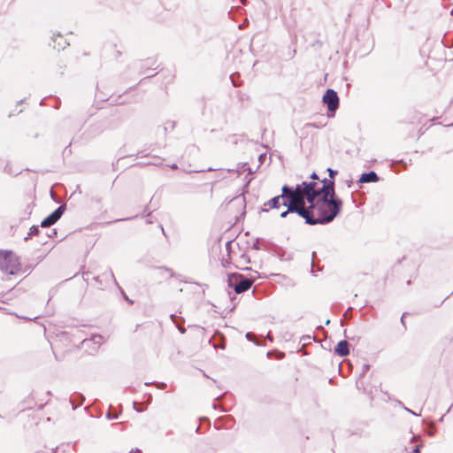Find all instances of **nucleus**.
Segmentation results:
<instances>
[{"mask_svg":"<svg viewBox=\"0 0 453 453\" xmlns=\"http://www.w3.org/2000/svg\"><path fill=\"white\" fill-rule=\"evenodd\" d=\"M342 201L339 197H319L304 207L305 224L310 226L331 223L339 214Z\"/></svg>","mask_w":453,"mask_h":453,"instance_id":"obj_1","label":"nucleus"},{"mask_svg":"<svg viewBox=\"0 0 453 453\" xmlns=\"http://www.w3.org/2000/svg\"><path fill=\"white\" fill-rule=\"evenodd\" d=\"M281 191L284 193L286 203L296 206L308 207L305 205L306 195L302 192L299 186L290 187L285 184L282 186Z\"/></svg>","mask_w":453,"mask_h":453,"instance_id":"obj_2","label":"nucleus"},{"mask_svg":"<svg viewBox=\"0 0 453 453\" xmlns=\"http://www.w3.org/2000/svg\"><path fill=\"white\" fill-rule=\"evenodd\" d=\"M254 280L247 278L239 273H233L227 275V285L229 288H234L236 294H242L249 290Z\"/></svg>","mask_w":453,"mask_h":453,"instance_id":"obj_3","label":"nucleus"},{"mask_svg":"<svg viewBox=\"0 0 453 453\" xmlns=\"http://www.w3.org/2000/svg\"><path fill=\"white\" fill-rule=\"evenodd\" d=\"M322 102L326 105L328 111L335 112L340 104L337 92L332 88L326 89L322 97Z\"/></svg>","mask_w":453,"mask_h":453,"instance_id":"obj_4","label":"nucleus"},{"mask_svg":"<svg viewBox=\"0 0 453 453\" xmlns=\"http://www.w3.org/2000/svg\"><path fill=\"white\" fill-rule=\"evenodd\" d=\"M93 280L96 281V287L100 289H104L105 288H107L109 282L114 283L118 288H119V285L117 282L111 270L104 272L100 276L94 277Z\"/></svg>","mask_w":453,"mask_h":453,"instance_id":"obj_5","label":"nucleus"},{"mask_svg":"<svg viewBox=\"0 0 453 453\" xmlns=\"http://www.w3.org/2000/svg\"><path fill=\"white\" fill-rule=\"evenodd\" d=\"M66 209L65 204L59 205L54 211L47 216L42 222V227H50L60 219Z\"/></svg>","mask_w":453,"mask_h":453,"instance_id":"obj_6","label":"nucleus"},{"mask_svg":"<svg viewBox=\"0 0 453 453\" xmlns=\"http://www.w3.org/2000/svg\"><path fill=\"white\" fill-rule=\"evenodd\" d=\"M283 203H286L284 193L281 191L280 195L275 196L274 197L269 199L261 207L262 212H268L273 209H279Z\"/></svg>","mask_w":453,"mask_h":453,"instance_id":"obj_7","label":"nucleus"},{"mask_svg":"<svg viewBox=\"0 0 453 453\" xmlns=\"http://www.w3.org/2000/svg\"><path fill=\"white\" fill-rule=\"evenodd\" d=\"M322 187L319 188L320 197H337L335 196L334 180L324 178Z\"/></svg>","mask_w":453,"mask_h":453,"instance_id":"obj_8","label":"nucleus"},{"mask_svg":"<svg viewBox=\"0 0 453 453\" xmlns=\"http://www.w3.org/2000/svg\"><path fill=\"white\" fill-rule=\"evenodd\" d=\"M104 342V336L101 334H93L89 339L82 340V345L84 348L91 349V351H97L100 346Z\"/></svg>","mask_w":453,"mask_h":453,"instance_id":"obj_9","label":"nucleus"},{"mask_svg":"<svg viewBox=\"0 0 453 453\" xmlns=\"http://www.w3.org/2000/svg\"><path fill=\"white\" fill-rule=\"evenodd\" d=\"M320 197L319 188H317V182L308 181V188L306 190V202L310 204Z\"/></svg>","mask_w":453,"mask_h":453,"instance_id":"obj_10","label":"nucleus"},{"mask_svg":"<svg viewBox=\"0 0 453 453\" xmlns=\"http://www.w3.org/2000/svg\"><path fill=\"white\" fill-rule=\"evenodd\" d=\"M283 206L287 207V210L280 213L281 218H287L290 213H296L298 216L305 219L304 207L296 206L288 203H283Z\"/></svg>","mask_w":453,"mask_h":453,"instance_id":"obj_11","label":"nucleus"},{"mask_svg":"<svg viewBox=\"0 0 453 453\" xmlns=\"http://www.w3.org/2000/svg\"><path fill=\"white\" fill-rule=\"evenodd\" d=\"M349 346L346 340H342L334 347V353L339 357H346L349 354Z\"/></svg>","mask_w":453,"mask_h":453,"instance_id":"obj_12","label":"nucleus"},{"mask_svg":"<svg viewBox=\"0 0 453 453\" xmlns=\"http://www.w3.org/2000/svg\"><path fill=\"white\" fill-rule=\"evenodd\" d=\"M380 177L374 171H370L368 173H364L360 175L358 182L359 183H374L379 181Z\"/></svg>","mask_w":453,"mask_h":453,"instance_id":"obj_13","label":"nucleus"},{"mask_svg":"<svg viewBox=\"0 0 453 453\" xmlns=\"http://www.w3.org/2000/svg\"><path fill=\"white\" fill-rule=\"evenodd\" d=\"M4 266L0 267V270L5 273H8L9 274H14L15 273V264L12 262V256L7 257L5 258Z\"/></svg>","mask_w":453,"mask_h":453,"instance_id":"obj_14","label":"nucleus"},{"mask_svg":"<svg viewBox=\"0 0 453 453\" xmlns=\"http://www.w3.org/2000/svg\"><path fill=\"white\" fill-rule=\"evenodd\" d=\"M84 400H85V397L81 394H76L75 395H73L70 398V403L73 405V409L75 410L77 407L81 405L82 403L84 402Z\"/></svg>","mask_w":453,"mask_h":453,"instance_id":"obj_15","label":"nucleus"},{"mask_svg":"<svg viewBox=\"0 0 453 453\" xmlns=\"http://www.w3.org/2000/svg\"><path fill=\"white\" fill-rule=\"evenodd\" d=\"M270 252L272 253L273 256L278 257L279 259L280 260H284L285 259V254H286V251L283 248L280 247V246H273Z\"/></svg>","mask_w":453,"mask_h":453,"instance_id":"obj_16","label":"nucleus"},{"mask_svg":"<svg viewBox=\"0 0 453 453\" xmlns=\"http://www.w3.org/2000/svg\"><path fill=\"white\" fill-rule=\"evenodd\" d=\"M53 47L57 48L58 50H64L68 44L65 40H63V37L60 35H58L56 38H53Z\"/></svg>","mask_w":453,"mask_h":453,"instance_id":"obj_17","label":"nucleus"},{"mask_svg":"<svg viewBox=\"0 0 453 453\" xmlns=\"http://www.w3.org/2000/svg\"><path fill=\"white\" fill-rule=\"evenodd\" d=\"M41 233L38 226H32L29 229L27 236L25 237V241H27L32 236L38 235Z\"/></svg>","mask_w":453,"mask_h":453,"instance_id":"obj_18","label":"nucleus"},{"mask_svg":"<svg viewBox=\"0 0 453 453\" xmlns=\"http://www.w3.org/2000/svg\"><path fill=\"white\" fill-rule=\"evenodd\" d=\"M175 127V122L172 120H168L164 124L163 129L165 133L168 131H173Z\"/></svg>","mask_w":453,"mask_h":453,"instance_id":"obj_19","label":"nucleus"},{"mask_svg":"<svg viewBox=\"0 0 453 453\" xmlns=\"http://www.w3.org/2000/svg\"><path fill=\"white\" fill-rule=\"evenodd\" d=\"M12 254L11 251H3V250H0V267L1 266H4L3 265L4 264V261H5V258L7 257H11Z\"/></svg>","mask_w":453,"mask_h":453,"instance_id":"obj_20","label":"nucleus"},{"mask_svg":"<svg viewBox=\"0 0 453 453\" xmlns=\"http://www.w3.org/2000/svg\"><path fill=\"white\" fill-rule=\"evenodd\" d=\"M156 385V387L159 389H164L166 388L165 382H146L145 386Z\"/></svg>","mask_w":453,"mask_h":453,"instance_id":"obj_21","label":"nucleus"},{"mask_svg":"<svg viewBox=\"0 0 453 453\" xmlns=\"http://www.w3.org/2000/svg\"><path fill=\"white\" fill-rule=\"evenodd\" d=\"M326 171L328 172L329 179L334 180V178L337 175L338 171L332 168H327Z\"/></svg>","mask_w":453,"mask_h":453,"instance_id":"obj_22","label":"nucleus"},{"mask_svg":"<svg viewBox=\"0 0 453 453\" xmlns=\"http://www.w3.org/2000/svg\"><path fill=\"white\" fill-rule=\"evenodd\" d=\"M369 369H370V365H368V364L363 365L362 371L360 372V377H364L365 375V373L369 371Z\"/></svg>","mask_w":453,"mask_h":453,"instance_id":"obj_23","label":"nucleus"},{"mask_svg":"<svg viewBox=\"0 0 453 453\" xmlns=\"http://www.w3.org/2000/svg\"><path fill=\"white\" fill-rule=\"evenodd\" d=\"M296 186H299L302 188V192L306 195V190L308 188V181H303L301 184H296Z\"/></svg>","mask_w":453,"mask_h":453,"instance_id":"obj_24","label":"nucleus"},{"mask_svg":"<svg viewBox=\"0 0 453 453\" xmlns=\"http://www.w3.org/2000/svg\"><path fill=\"white\" fill-rule=\"evenodd\" d=\"M352 307H349L343 314V317L349 319L351 318Z\"/></svg>","mask_w":453,"mask_h":453,"instance_id":"obj_25","label":"nucleus"},{"mask_svg":"<svg viewBox=\"0 0 453 453\" xmlns=\"http://www.w3.org/2000/svg\"><path fill=\"white\" fill-rule=\"evenodd\" d=\"M106 418L111 420V419H116L118 418V415L117 414H112L111 411H109L107 413H106Z\"/></svg>","mask_w":453,"mask_h":453,"instance_id":"obj_26","label":"nucleus"},{"mask_svg":"<svg viewBox=\"0 0 453 453\" xmlns=\"http://www.w3.org/2000/svg\"><path fill=\"white\" fill-rule=\"evenodd\" d=\"M160 269H163L164 271L169 273L170 274V277H175V273H173V271L171 269V268H168V267H160Z\"/></svg>","mask_w":453,"mask_h":453,"instance_id":"obj_27","label":"nucleus"},{"mask_svg":"<svg viewBox=\"0 0 453 453\" xmlns=\"http://www.w3.org/2000/svg\"><path fill=\"white\" fill-rule=\"evenodd\" d=\"M311 337L310 335H303L301 337V342H303V344H306L307 342H309L311 341Z\"/></svg>","mask_w":453,"mask_h":453,"instance_id":"obj_28","label":"nucleus"},{"mask_svg":"<svg viewBox=\"0 0 453 453\" xmlns=\"http://www.w3.org/2000/svg\"><path fill=\"white\" fill-rule=\"evenodd\" d=\"M403 408L406 411H408L409 413H411V414H412V415H414V416H420V415H421L420 413H417V412H415L414 411H412V410H411V409H409V408H407V407H405V406H403Z\"/></svg>","mask_w":453,"mask_h":453,"instance_id":"obj_29","label":"nucleus"},{"mask_svg":"<svg viewBox=\"0 0 453 453\" xmlns=\"http://www.w3.org/2000/svg\"><path fill=\"white\" fill-rule=\"evenodd\" d=\"M426 434L429 435V436H434V434H435V428L434 426H431V428H429L427 431H426Z\"/></svg>","mask_w":453,"mask_h":453,"instance_id":"obj_30","label":"nucleus"},{"mask_svg":"<svg viewBox=\"0 0 453 453\" xmlns=\"http://www.w3.org/2000/svg\"><path fill=\"white\" fill-rule=\"evenodd\" d=\"M422 444L416 445L411 453H420V448Z\"/></svg>","mask_w":453,"mask_h":453,"instance_id":"obj_31","label":"nucleus"},{"mask_svg":"<svg viewBox=\"0 0 453 453\" xmlns=\"http://www.w3.org/2000/svg\"><path fill=\"white\" fill-rule=\"evenodd\" d=\"M119 288V289L121 291V293L124 295V298H125V300H126L127 303H134V302H133V300L129 299V298H128V296L125 295V293L123 292V290H122V288H121L120 287H119V288Z\"/></svg>","mask_w":453,"mask_h":453,"instance_id":"obj_32","label":"nucleus"},{"mask_svg":"<svg viewBox=\"0 0 453 453\" xmlns=\"http://www.w3.org/2000/svg\"><path fill=\"white\" fill-rule=\"evenodd\" d=\"M236 74H237V73H234V74H232V75L230 76V78H231V80H232V83H233V85H234V87H238V86H239V84H238V83H236V81H235V80H234V76H235Z\"/></svg>","mask_w":453,"mask_h":453,"instance_id":"obj_33","label":"nucleus"},{"mask_svg":"<svg viewBox=\"0 0 453 453\" xmlns=\"http://www.w3.org/2000/svg\"><path fill=\"white\" fill-rule=\"evenodd\" d=\"M394 164H400V165H403V167L404 169H406V168H407V163H406V162H404V161H403V160L396 161V162H395Z\"/></svg>","mask_w":453,"mask_h":453,"instance_id":"obj_34","label":"nucleus"},{"mask_svg":"<svg viewBox=\"0 0 453 453\" xmlns=\"http://www.w3.org/2000/svg\"><path fill=\"white\" fill-rule=\"evenodd\" d=\"M252 249L256 250H260V244H259V242L257 241L255 243H253Z\"/></svg>","mask_w":453,"mask_h":453,"instance_id":"obj_35","label":"nucleus"},{"mask_svg":"<svg viewBox=\"0 0 453 453\" xmlns=\"http://www.w3.org/2000/svg\"><path fill=\"white\" fill-rule=\"evenodd\" d=\"M56 234H57V230L56 229H52L50 234H47V235L49 237H50V238L53 237V235H56Z\"/></svg>","mask_w":453,"mask_h":453,"instance_id":"obj_36","label":"nucleus"},{"mask_svg":"<svg viewBox=\"0 0 453 453\" xmlns=\"http://www.w3.org/2000/svg\"><path fill=\"white\" fill-rule=\"evenodd\" d=\"M315 252H312V260H311V273H313V268H314V257H315Z\"/></svg>","mask_w":453,"mask_h":453,"instance_id":"obj_37","label":"nucleus"},{"mask_svg":"<svg viewBox=\"0 0 453 453\" xmlns=\"http://www.w3.org/2000/svg\"><path fill=\"white\" fill-rule=\"evenodd\" d=\"M253 336V334L251 332H249L246 334V338L249 340V341H252L251 337Z\"/></svg>","mask_w":453,"mask_h":453,"instance_id":"obj_38","label":"nucleus"},{"mask_svg":"<svg viewBox=\"0 0 453 453\" xmlns=\"http://www.w3.org/2000/svg\"><path fill=\"white\" fill-rule=\"evenodd\" d=\"M311 178L312 180H319V176L315 172L311 173Z\"/></svg>","mask_w":453,"mask_h":453,"instance_id":"obj_39","label":"nucleus"},{"mask_svg":"<svg viewBox=\"0 0 453 453\" xmlns=\"http://www.w3.org/2000/svg\"><path fill=\"white\" fill-rule=\"evenodd\" d=\"M406 314H407V313H406V312H404V313L402 315V318H401V322H402V324H403V326L404 327H405L404 317H405V315H406Z\"/></svg>","mask_w":453,"mask_h":453,"instance_id":"obj_40","label":"nucleus"},{"mask_svg":"<svg viewBox=\"0 0 453 453\" xmlns=\"http://www.w3.org/2000/svg\"><path fill=\"white\" fill-rule=\"evenodd\" d=\"M169 166H170V168H172V169H173V170L178 169V165H177L176 164H174V163H173V164H172V165H169Z\"/></svg>","mask_w":453,"mask_h":453,"instance_id":"obj_41","label":"nucleus"},{"mask_svg":"<svg viewBox=\"0 0 453 453\" xmlns=\"http://www.w3.org/2000/svg\"><path fill=\"white\" fill-rule=\"evenodd\" d=\"M178 328H179V330H180V332L181 334H184V333H185V331H186V330H185V328H182V327H180V326H178Z\"/></svg>","mask_w":453,"mask_h":453,"instance_id":"obj_42","label":"nucleus"},{"mask_svg":"<svg viewBox=\"0 0 453 453\" xmlns=\"http://www.w3.org/2000/svg\"><path fill=\"white\" fill-rule=\"evenodd\" d=\"M139 451H140V449L136 448L134 449H131L130 453H137Z\"/></svg>","mask_w":453,"mask_h":453,"instance_id":"obj_43","label":"nucleus"},{"mask_svg":"<svg viewBox=\"0 0 453 453\" xmlns=\"http://www.w3.org/2000/svg\"><path fill=\"white\" fill-rule=\"evenodd\" d=\"M265 154H261L258 158L262 162L263 158H265Z\"/></svg>","mask_w":453,"mask_h":453,"instance_id":"obj_44","label":"nucleus"},{"mask_svg":"<svg viewBox=\"0 0 453 453\" xmlns=\"http://www.w3.org/2000/svg\"><path fill=\"white\" fill-rule=\"evenodd\" d=\"M159 227L161 228L163 234H164V235H166V234H165V229H164V227L162 226V225H159Z\"/></svg>","mask_w":453,"mask_h":453,"instance_id":"obj_45","label":"nucleus"},{"mask_svg":"<svg viewBox=\"0 0 453 453\" xmlns=\"http://www.w3.org/2000/svg\"><path fill=\"white\" fill-rule=\"evenodd\" d=\"M360 385H362V382L357 380V387L358 389H360Z\"/></svg>","mask_w":453,"mask_h":453,"instance_id":"obj_46","label":"nucleus"},{"mask_svg":"<svg viewBox=\"0 0 453 453\" xmlns=\"http://www.w3.org/2000/svg\"><path fill=\"white\" fill-rule=\"evenodd\" d=\"M231 243H232V241L226 242V248H228L231 245Z\"/></svg>","mask_w":453,"mask_h":453,"instance_id":"obj_47","label":"nucleus"},{"mask_svg":"<svg viewBox=\"0 0 453 453\" xmlns=\"http://www.w3.org/2000/svg\"><path fill=\"white\" fill-rule=\"evenodd\" d=\"M171 318H172V319L175 322V319H177V316H175L174 314H172V315H171Z\"/></svg>","mask_w":453,"mask_h":453,"instance_id":"obj_48","label":"nucleus"},{"mask_svg":"<svg viewBox=\"0 0 453 453\" xmlns=\"http://www.w3.org/2000/svg\"><path fill=\"white\" fill-rule=\"evenodd\" d=\"M159 160H160V159H159V158H157V161H156V162H153L152 164H153V165L161 164V163L159 162Z\"/></svg>","mask_w":453,"mask_h":453,"instance_id":"obj_49","label":"nucleus"},{"mask_svg":"<svg viewBox=\"0 0 453 453\" xmlns=\"http://www.w3.org/2000/svg\"><path fill=\"white\" fill-rule=\"evenodd\" d=\"M215 170H216V169H214V168H211V167H210V168H208L206 171H207V172H211V171H215Z\"/></svg>","mask_w":453,"mask_h":453,"instance_id":"obj_50","label":"nucleus"},{"mask_svg":"<svg viewBox=\"0 0 453 453\" xmlns=\"http://www.w3.org/2000/svg\"><path fill=\"white\" fill-rule=\"evenodd\" d=\"M88 274H89L88 273H83V276H84V277H88ZM86 280H88V278H86Z\"/></svg>","mask_w":453,"mask_h":453,"instance_id":"obj_51","label":"nucleus"},{"mask_svg":"<svg viewBox=\"0 0 453 453\" xmlns=\"http://www.w3.org/2000/svg\"><path fill=\"white\" fill-rule=\"evenodd\" d=\"M416 440H417V437H416V436H413V437L411 438V441L412 442V441H416Z\"/></svg>","mask_w":453,"mask_h":453,"instance_id":"obj_52","label":"nucleus"},{"mask_svg":"<svg viewBox=\"0 0 453 453\" xmlns=\"http://www.w3.org/2000/svg\"><path fill=\"white\" fill-rule=\"evenodd\" d=\"M267 337L269 338L270 341H273L272 337L270 336V333L267 334Z\"/></svg>","mask_w":453,"mask_h":453,"instance_id":"obj_53","label":"nucleus"},{"mask_svg":"<svg viewBox=\"0 0 453 453\" xmlns=\"http://www.w3.org/2000/svg\"><path fill=\"white\" fill-rule=\"evenodd\" d=\"M453 404H450L449 409H448V411H450V409H452Z\"/></svg>","mask_w":453,"mask_h":453,"instance_id":"obj_54","label":"nucleus"},{"mask_svg":"<svg viewBox=\"0 0 453 453\" xmlns=\"http://www.w3.org/2000/svg\"><path fill=\"white\" fill-rule=\"evenodd\" d=\"M453 404H450L449 409H448V411H450V409H452Z\"/></svg>","mask_w":453,"mask_h":453,"instance_id":"obj_55","label":"nucleus"},{"mask_svg":"<svg viewBox=\"0 0 453 453\" xmlns=\"http://www.w3.org/2000/svg\"><path fill=\"white\" fill-rule=\"evenodd\" d=\"M453 404H450L449 409H448V411H450V409H452Z\"/></svg>","mask_w":453,"mask_h":453,"instance_id":"obj_56","label":"nucleus"},{"mask_svg":"<svg viewBox=\"0 0 453 453\" xmlns=\"http://www.w3.org/2000/svg\"><path fill=\"white\" fill-rule=\"evenodd\" d=\"M204 172V170H196V173Z\"/></svg>","mask_w":453,"mask_h":453,"instance_id":"obj_57","label":"nucleus"},{"mask_svg":"<svg viewBox=\"0 0 453 453\" xmlns=\"http://www.w3.org/2000/svg\"><path fill=\"white\" fill-rule=\"evenodd\" d=\"M330 323V320H326V324L328 325Z\"/></svg>","mask_w":453,"mask_h":453,"instance_id":"obj_58","label":"nucleus"},{"mask_svg":"<svg viewBox=\"0 0 453 453\" xmlns=\"http://www.w3.org/2000/svg\"><path fill=\"white\" fill-rule=\"evenodd\" d=\"M341 325H342V326H343V325H344L343 320H341Z\"/></svg>","mask_w":453,"mask_h":453,"instance_id":"obj_59","label":"nucleus"},{"mask_svg":"<svg viewBox=\"0 0 453 453\" xmlns=\"http://www.w3.org/2000/svg\"><path fill=\"white\" fill-rule=\"evenodd\" d=\"M328 117H334V113L333 114H328Z\"/></svg>","mask_w":453,"mask_h":453,"instance_id":"obj_60","label":"nucleus"},{"mask_svg":"<svg viewBox=\"0 0 453 453\" xmlns=\"http://www.w3.org/2000/svg\"><path fill=\"white\" fill-rule=\"evenodd\" d=\"M328 117H334V113L333 114H328Z\"/></svg>","mask_w":453,"mask_h":453,"instance_id":"obj_61","label":"nucleus"},{"mask_svg":"<svg viewBox=\"0 0 453 453\" xmlns=\"http://www.w3.org/2000/svg\"><path fill=\"white\" fill-rule=\"evenodd\" d=\"M54 453H56V452H54Z\"/></svg>","mask_w":453,"mask_h":453,"instance_id":"obj_62","label":"nucleus"}]
</instances>
